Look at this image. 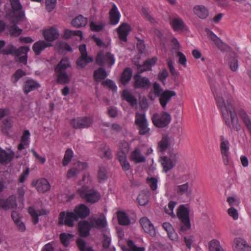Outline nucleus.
I'll list each match as a JSON object with an SVG mask.
<instances>
[{
    "mask_svg": "<svg viewBox=\"0 0 251 251\" xmlns=\"http://www.w3.org/2000/svg\"><path fill=\"white\" fill-rule=\"evenodd\" d=\"M211 89L214 96L217 106L220 109L226 125L239 131L241 126L238 122L235 109L233 107L228 97V93L224 86H220L217 83H214L211 85Z\"/></svg>",
    "mask_w": 251,
    "mask_h": 251,
    "instance_id": "1",
    "label": "nucleus"
},
{
    "mask_svg": "<svg viewBox=\"0 0 251 251\" xmlns=\"http://www.w3.org/2000/svg\"><path fill=\"white\" fill-rule=\"evenodd\" d=\"M168 154L169 156H163L160 159L163 172L165 173H167L176 166L179 157L178 152L174 149L169 150Z\"/></svg>",
    "mask_w": 251,
    "mask_h": 251,
    "instance_id": "2",
    "label": "nucleus"
},
{
    "mask_svg": "<svg viewBox=\"0 0 251 251\" xmlns=\"http://www.w3.org/2000/svg\"><path fill=\"white\" fill-rule=\"evenodd\" d=\"M13 11L7 15V18L13 23H18L25 21L26 18L24 12L22 10V5L19 0H10Z\"/></svg>",
    "mask_w": 251,
    "mask_h": 251,
    "instance_id": "3",
    "label": "nucleus"
},
{
    "mask_svg": "<svg viewBox=\"0 0 251 251\" xmlns=\"http://www.w3.org/2000/svg\"><path fill=\"white\" fill-rule=\"evenodd\" d=\"M177 215L182 223V225L181 226V230L186 231L190 229L191 224L188 208L185 207L184 205H180L177 209Z\"/></svg>",
    "mask_w": 251,
    "mask_h": 251,
    "instance_id": "4",
    "label": "nucleus"
},
{
    "mask_svg": "<svg viewBox=\"0 0 251 251\" xmlns=\"http://www.w3.org/2000/svg\"><path fill=\"white\" fill-rule=\"evenodd\" d=\"M171 119V115L167 112L154 114L151 118L153 125L159 128H163L168 125Z\"/></svg>",
    "mask_w": 251,
    "mask_h": 251,
    "instance_id": "5",
    "label": "nucleus"
},
{
    "mask_svg": "<svg viewBox=\"0 0 251 251\" xmlns=\"http://www.w3.org/2000/svg\"><path fill=\"white\" fill-rule=\"evenodd\" d=\"M96 60L99 65L107 66L110 68L115 62V58L113 54L110 52L104 53L102 51L98 53Z\"/></svg>",
    "mask_w": 251,
    "mask_h": 251,
    "instance_id": "6",
    "label": "nucleus"
},
{
    "mask_svg": "<svg viewBox=\"0 0 251 251\" xmlns=\"http://www.w3.org/2000/svg\"><path fill=\"white\" fill-rule=\"evenodd\" d=\"M59 224H64L70 227L74 226L75 222L78 221L75 214L71 211L61 212L59 215Z\"/></svg>",
    "mask_w": 251,
    "mask_h": 251,
    "instance_id": "7",
    "label": "nucleus"
},
{
    "mask_svg": "<svg viewBox=\"0 0 251 251\" xmlns=\"http://www.w3.org/2000/svg\"><path fill=\"white\" fill-rule=\"evenodd\" d=\"M78 192L81 197L86 199L89 202H96L100 198L99 193L93 190L88 189L86 187H82L81 189L78 190Z\"/></svg>",
    "mask_w": 251,
    "mask_h": 251,
    "instance_id": "8",
    "label": "nucleus"
},
{
    "mask_svg": "<svg viewBox=\"0 0 251 251\" xmlns=\"http://www.w3.org/2000/svg\"><path fill=\"white\" fill-rule=\"evenodd\" d=\"M220 151L224 163L225 165L229 164V143L224 136L220 138Z\"/></svg>",
    "mask_w": 251,
    "mask_h": 251,
    "instance_id": "9",
    "label": "nucleus"
},
{
    "mask_svg": "<svg viewBox=\"0 0 251 251\" xmlns=\"http://www.w3.org/2000/svg\"><path fill=\"white\" fill-rule=\"evenodd\" d=\"M176 143V139L172 136H163L158 142L157 150L161 152H164L167 149L173 146Z\"/></svg>",
    "mask_w": 251,
    "mask_h": 251,
    "instance_id": "10",
    "label": "nucleus"
},
{
    "mask_svg": "<svg viewBox=\"0 0 251 251\" xmlns=\"http://www.w3.org/2000/svg\"><path fill=\"white\" fill-rule=\"evenodd\" d=\"M79 49L81 53V56L77 60L76 63L79 67L83 68L85 67L88 63L92 62L93 61V58L87 55L85 45L83 44L80 45Z\"/></svg>",
    "mask_w": 251,
    "mask_h": 251,
    "instance_id": "11",
    "label": "nucleus"
},
{
    "mask_svg": "<svg viewBox=\"0 0 251 251\" xmlns=\"http://www.w3.org/2000/svg\"><path fill=\"white\" fill-rule=\"evenodd\" d=\"M120 42L124 44L127 42V36L131 30L130 25L126 23H122L116 29Z\"/></svg>",
    "mask_w": 251,
    "mask_h": 251,
    "instance_id": "12",
    "label": "nucleus"
},
{
    "mask_svg": "<svg viewBox=\"0 0 251 251\" xmlns=\"http://www.w3.org/2000/svg\"><path fill=\"white\" fill-rule=\"evenodd\" d=\"M93 124V119L87 117L74 119L71 122L72 126L75 128H87Z\"/></svg>",
    "mask_w": 251,
    "mask_h": 251,
    "instance_id": "13",
    "label": "nucleus"
},
{
    "mask_svg": "<svg viewBox=\"0 0 251 251\" xmlns=\"http://www.w3.org/2000/svg\"><path fill=\"white\" fill-rule=\"evenodd\" d=\"M87 164L84 162H77L67 172L66 176L68 179L75 177L79 173L86 169Z\"/></svg>",
    "mask_w": 251,
    "mask_h": 251,
    "instance_id": "14",
    "label": "nucleus"
},
{
    "mask_svg": "<svg viewBox=\"0 0 251 251\" xmlns=\"http://www.w3.org/2000/svg\"><path fill=\"white\" fill-rule=\"evenodd\" d=\"M205 31L208 38L214 43L220 50L224 51L228 48V46L224 43L220 38L217 37L212 31L208 29H206Z\"/></svg>",
    "mask_w": 251,
    "mask_h": 251,
    "instance_id": "15",
    "label": "nucleus"
},
{
    "mask_svg": "<svg viewBox=\"0 0 251 251\" xmlns=\"http://www.w3.org/2000/svg\"><path fill=\"white\" fill-rule=\"evenodd\" d=\"M43 35L45 40L50 43L59 38V33L56 27L51 26L45 29Z\"/></svg>",
    "mask_w": 251,
    "mask_h": 251,
    "instance_id": "16",
    "label": "nucleus"
},
{
    "mask_svg": "<svg viewBox=\"0 0 251 251\" xmlns=\"http://www.w3.org/2000/svg\"><path fill=\"white\" fill-rule=\"evenodd\" d=\"M16 197L14 195L9 196L7 199H0V208L8 210L17 207Z\"/></svg>",
    "mask_w": 251,
    "mask_h": 251,
    "instance_id": "17",
    "label": "nucleus"
},
{
    "mask_svg": "<svg viewBox=\"0 0 251 251\" xmlns=\"http://www.w3.org/2000/svg\"><path fill=\"white\" fill-rule=\"evenodd\" d=\"M234 251H251V247L241 238H236L233 245Z\"/></svg>",
    "mask_w": 251,
    "mask_h": 251,
    "instance_id": "18",
    "label": "nucleus"
},
{
    "mask_svg": "<svg viewBox=\"0 0 251 251\" xmlns=\"http://www.w3.org/2000/svg\"><path fill=\"white\" fill-rule=\"evenodd\" d=\"M15 156L14 152L10 150L7 151L0 148V164L6 165L10 162Z\"/></svg>",
    "mask_w": 251,
    "mask_h": 251,
    "instance_id": "19",
    "label": "nucleus"
},
{
    "mask_svg": "<svg viewBox=\"0 0 251 251\" xmlns=\"http://www.w3.org/2000/svg\"><path fill=\"white\" fill-rule=\"evenodd\" d=\"M140 224L144 231L151 236H153L156 232L153 224L147 217H143L140 220Z\"/></svg>",
    "mask_w": 251,
    "mask_h": 251,
    "instance_id": "20",
    "label": "nucleus"
},
{
    "mask_svg": "<svg viewBox=\"0 0 251 251\" xmlns=\"http://www.w3.org/2000/svg\"><path fill=\"white\" fill-rule=\"evenodd\" d=\"M76 216L77 220L79 218H86L90 213L89 208L84 204H80L76 206L74 209V212Z\"/></svg>",
    "mask_w": 251,
    "mask_h": 251,
    "instance_id": "21",
    "label": "nucleus"
},
{
    "mask_svg": "<svg viewBox=\"0 0 251 251\" xmlns=\"http://www.w3.org/2000/svg\"><path fill=\"white\" fill-rule=\"evenodd\" d=\"M40 84L37 81L29 79L26 80L24 83L23 90L25 94H28L29 92L40 87Z\"/></svg>",
    "mask_w": 251,
    "mask_h": 251,
    "instance_id": "22",
    "label": "nucleus"
},
{
    "mask_svg": "<svg viewBox=\"0 0 251 251\" xmlns=\"http://www.w3.org/2000/svg\"><path fill=\"white\" fill-rule=\"evenodd\" d=\"M134 87L136 88H149L151 86L149 79L146 77H141L138 75H135Z\"/></svg>",
    "mask_w": 251,
    "mask_h": 251,
    "instance_id": "23",
    "label": "nucleus"
},
{
    "mask_svg": "<svg viewBox=\"0 0 251 251\" xmlns=\"http://www.w3.org/2000/svg\"><path fill=\"white\" fill-rule=\"evenodd\" d=\"M175 192L178 196L186 195L189 196L191 195L192 189L188 182L178 185L175 188Z\"/></svg>",
    "mask_w": 251,
    "mask_h": 251,
    "instance_id": "24",
    "label": "nucleus"
},
{
    "mask_svg": "<svg viewBox=\"0 0 251 251\" xmlns=\"http://www.w3.org/2000/svg\"><path fill=\"white\" fill-rule=\"evenodd\" d=\"M121 14L117 6L113 4L112 8L109 11L110 24L112 25H116L120 21Z\"/></svg>",
    "mask_w": 251,
    "mask_h": 251,
    "instance_id": "25",
    "label": "nucleus"
},
{
    "mask_svg": "<svg viewBox=\"0 0 251 251\" xmlns=\"http://www.w3.org/2000/svg\"><path fill=\"white\" fill-rule=\"evenodd\" d=\"M78 226L80 235L83 237L88 236L90 229L93 227L91 223L90 224L88 221L85 220L79 222Z\"/></svg>",
    "mask_w": 251,
    "mask_h": 251,
    "instance_id": "26",
    "label": "nucleus"
},
{
    "mask_svg": "<svg viewBox=\"0 0 251 251\" xmlns=\"http://www.w3.org/2000/svg\"><path fill=\"white\" fill-rule=\"evenodd\" d=\"M52 46V45L50 43L46 41L40 40L33 44L32 49L36 55H39L45 49Z\"/></svg>",
    "mask_w": 251,
    "mask_h": 251,
    "instance_id": "27",
    "label": "nucleus"
},
{
    "mask_svg": "<svg viewBox=\"0 0 251 251\" xmlns=\"http://www.w3.org/2000/svg\"><path fill=\"white\" fill-rule=\"evenodd\" d=\"M90 221L93 227H97L99 229L104 228L107 225L105 217L103 214H101L97 218H92Z\"/></svg>",
    "mask_w": 251,
    "mask_h": 251,
    "instance_id": "28",
    "label": "nucleus"
},
{
    "mask_svg": "<svg viewBox=\"0 0 251 251\" xmlns=\"http://www.w3.org/2000/svg\"><path fill=\"white\" fill-rule=\"evenodd\" d=\"M176 94L175 92L169 90L165 91L162 93L160 96L159 101L163 108L166 107L167 103L171 100V98L175 96Z\"/></svg>",
    "mask_w": 251,
    "mask_h": 251,
    "instance_id": "29",
    "label": "nucleus"
},
{
    "mask_svg": "<svg viewBox=\"0 0 251 251\" xmlns=\"http://www.w3.org/2000/svg\"><path fill=\"white\" fill-rule=\"evenodd\" d=\"M35 186L38 191L41 193L48 191L50 188L49 181L45 178L38 179L36 182Z\"/></svg>",
    "mask_w": 251,
    "mask_h": 251,
    "instance_id": "30",
    "label": "nucleus"
},
{
    "mask_svg": "<svg viewBox=\"0 0 251 251\" xmlns=\"http://www.w3.org/2000/svg\"><path fill=\"white\" fill-rule=\"evenodd\" d=\"M157 60V58L154 57L151 59L147 60L142 65L136 64L137 66H139L138 68V72L142 73L144 71L151 70V67L155 65Z\"/></svg>",
    "mask_w": 251,
    "mask_h": 251,
    "instance_id": "31",
    "label": "nucleus"
},
{
    "mask_svg": "<svg viewBox=\"0 0 251 251\" xmlns=\"http://www.w3.org/2000/svg\"><path fill=\"white\" fill-rule=\"evenodd\" d=\"M193 12L199 18L204 19L208 16V10L203 5H196L193 8Z\"/></svg>",
    "mask_w": 251,
    "mask_h": 251,
    "instance_id": "32",
    "label": "nucleus"
},
{
    "mask_svg": "<svg viewBox=\"0 0 251 251\" xmlns=\"http://www.w3.org/2000/svg\"><path fill=\"white\" fill-rule=\"evenodd\" d=\"M106 127H109L110 131L112 133H119L122 129V127L120 125L116 123L110 125L109 123L105 122L102 123L100 126V129L104 132L106 130Z\"/></svg>",
    "mask_w": 251,
    "mask_h": 251,
    "instance_id": "33",
    "label": "nucleus"
},
{
    "mask_svg": "<svg viewBox=\"0 0 251 251\" xmlns=\"http://www.w3.org/2000/svg\"><path fill=\"white\" fill-rule=\"evenodd\" d=\"M130 159L136 163H139L145 162L146 157L142 154L141 151L137 148L131 152Z\"/></svg>",
    "mask_w": 251,
    "mask_h": 251,
    "instance_id": "34",
    "label": "nucleus"
},
{
    "mask_svg": "<svg viewBox=\"0 0 251 251\" xmlns=\"http://www.w3.org/2000/svg\"><path fill=\"white\" fill-rule=\"evenodd\" d=\"M28 212L32 217L34 224H36L38 222V217L39 216L47 213L46 211L45 210H35L33 207H29L28 209Z\"/></svg>",
    "mask_w": 251,
    "mask_h": 251,
    "instance_id": "35",
    "label": "nucleus"
},
{
    "mask_svg": "<svg viewBox=\"0 0 251 251\" xmlns=\"http://www.w3.org/2000/svg\"><path fill=\"white\" fill-rule=\"evenodd\" d=\"M163 228L167 232L169 237L173 241L178 240V235L174 231L172 226L169 223H164L162 225Z\"/></svg>",
    "mask_w": 251,
    "mask_h": 251,
    "instance_id": "36",
    "label": "nucleus"
},
{
    "mask_svg": "<svg viewBox=\"0 0 251 251\" xmlns=\"http://www.w3.org/2000/svg\"><path fill=\"white\" fill-rule=\"evenodd\" d=\"M57 76V81L60 84H66L70 82L71 76L66 72L55 71Z\"/></svg>",
    "mask_w": 251,
    "mask_h": 251,
    "instance_id": "37",
    "label": "nucleus"
},
{
    "mask_svg": "<svg viewBox=\"0 0 251 251\" xmlns=\"http://www.w3.org/2000/svg\"><path fill=\"white\" fill-rule=\"evenodd\" d=\"M29 50V48L27 46L21 47L18 50H16L15 47L10 46L8 47V50L7 51V53H15L18 56L24 55L27 54V53Z\"/></svg>",
    "mask_w": 251,
    "mask_h": 251,
    "instance_id": "38",
    "label": "nucleus"
},
{
    "mask_svg": "<svg viewBox=\"0 0 251 251\" xmlns=\"http://www.w3.org/2000/svg\"><path fill=\"white\" fill-rule=\"evenodd\" d=\"M12 219L20 231L24 232L25 230V226L20 219L19 214L16 211H13L11 214Z\"/></svg>",
    "mask_w": 251,
    "mask_h": 251,
    "instance_id": "39",
    "label": "nucleus"
},
{
    "mask_svg": "<svg viewBox=\"0 0 251 251\" xmlns=\"http://www.w3.org/2000/svg\"><path fill=\"white\" fill-rule=\"evenodd\" d=\"M98 154L102 158L107 159L111 158L112 155L108 147L105 145H101L99 148Z\"/></svg>",
    "mask_w": 251,
    "mask_h": 251,
    "instance_id": "40",
    "label": "nucleus"
},
{
    "mask_svg": "<svg viewBox=\"0 0 251 251\" xmlns=\"http://www.w3.org/2000/svg\"><path fill=\"white\" fill-rule=\"evenodd\" d=\"M30 133L28 130H25L22 137L21 143L18 146V150H22L25 148L28 147L29 144Z\"/></svg>",
    "mask_w": 251,
    "mask_h": 251,
    "instance_id": "41",
    "label": "nucleus"
},
{
    "mask_svg": "<svg viewBox=\"0 0 251 251\" xmlns=\"http://www.w3.org/2000/svg\"><path fill=\"white\" fill-rule=\"evenodd\" d=\"M87 19L82 15H79L73 19L71 22L72 25L78 28L85 26L87 24Z\"/></svg>",
    "mask_w": 251,
    "mask_h": 251,
    "instance_id": "42",
    "label": "nucleus"
},
{
    "mask_svg": "<svg viewBox=\"0 0 251 251\" xmlns=\"http://www.w3.org/2000/svg\"><path fill=\"white\" fill-rule=\"evenodd\" d=\"M171 24L175 31L183 30L185 27V24L183 20L180 18H174L172 20Z\"/></svg>",
    "mask_w": 251,
    "mask_h": 251,
    "instance_id": "43",
    "label": "nucleus"
},
{
    "mask_svg": "<svg viewBox=\"0 0 251 251\" xmlns=\"http://www.w3.org/2000/svg\"><path fill=\"white\" fill-rule=\"evenodd\" d=\"M107 76V74L105 69L100 68L94 72V77L96 81L99 82L104 79Z\"/></svg>",
    "mask_w": 251,
    "mask_h": 251,
    "instance_id": "44",
    "label": "nucleus"
},
{
    "mask_svg": "<svg viewBox=\"0 0 251 251\" xmlns=\"http://www.w3.org/2000/svg\"><path fill=\"white\" fill-rule=\"evenodd\" d=\"M239 115L251 134V121L248 115L243 109L240 110Z\"/></svg>",
    "mask_w": 251,
    "mask_h": 251,
    "instance_id": "45",
    "label": "nucleus"
},
{
    "mask_svg": "<svg viewBox=\"0 0 251 251\" xmlns=\"http://www.w3.org/2000/svg\"><path fill=\"white\" fill-rule=\"evenodd\" d=\"M120 152L118 153V158L124 171H127L130 169V164L126 159V154L122 153L120 154Z\"/></svg>",
    "mask_w": 251,
    "mask_h": 251,
    "instance_id": "46",
    "label": "nucleus"
},
{
    "mask_svg": "<svg viewBox=\"0 0 251 251\" xmlns=\"http://www.w3.org/2000/svg\"><path fill=\"white\" fill-rule=\"evenodd\" d=\"M105 26L103 21L91 22L90 24V27L91 30L95 32L101 31Z\"/></svg>",
    "mask_w": 251,
    "mask_h": 251,
    "instance_id": "47",
    "label": "nucleus"
},
{
    "mask_svg": "<svg viewBox=\"0 0 251 251\" xmlns=\"http://www.w3.org/2000/svg\"><path fill=\"white\" fill-rule=\"evenodd\" d=\"M70 66V63L67 58H63L55 68V71L65 72V70Z\"/></svg>",
    "mask_w": 251,
    "mask_h": 251,
    "instance_id": "48",
    "label": "nucleus"
},
{
    "mask_svg": "<svg viewBox=\"0 0 251 251\" xmlns=\"http://www.w3.org/2000/svg\"><path fill=\"white\" fill-rule=\"evenodd\" d=\"M122 97L124 99L128 102L132 106L137 105V100L127 90H124L123 92Z\"/></svg>",
    "mask_w": 251,
    "mask_h": 251,
    "instance_id": "49",
    "label": "nucleus"
},
{
    "mask_svg": "<svg viewBox=\"0 0 251 251\" xmlns=\"http://www.w3.org/2000/svg\"><path fill=\"white\" fill-rule=\"evenodd\" d=\"M209 251H225L219 241L212 240L208 243Z\"/></svg>",
    "mask_w": 251,
    "mask_h": 251,
    "instance_id": "50",
    "label": "nucleus"
},
{
    "mask_svg": "<svg viewBox=\"0 0 251 251\" xmlns=\"http://www.w3.org/2000/svg\"><path fill=\"white\" fill-rule=\"evenodd\" d=\"M149 192H142L138 196L137 201L141 205H146L149 201Z\"/></svg>",
    "mask_w": 251,
    "mask_h": 251,
    "instance_id": "51",
    "label": "nucleus"
},
{
    "mask_svg": "<svg viewBox=\"0 0 251 251\" xmlns=\"http://www.w3.org/2000/svg\"><path fill=\"white\" fill-rule=\"evenodd\" d=\"M132 76V71L129 68H126L124 71L122 77L121 82L123 84H126L131 79Z\"/></svg>",
    "mask_w": 251,
    "mask_h": 251,
    "instance_id": "52",
    "label": "nucleus"
},
{
    "mask_svg": "<svg viewBox=\"0 0 251 251\" xmlns=\"http://www.w3.org/2000/svg\"><path fill=\"white\" fill-rule=\"evenodd\" d=\"M118 219L119 223L122 225H128L130 223V220L126 213L124 212H118Z\"/></svg>",
    "mask_w": 251,
    "mask_h": 251,
    "instance_id": "53",
    "label": "nucleus"
},
{
    "mask_svg": "<svg viewBox=\"0 0 251 251\" xmlns=\"http://www.w3.org/2000/svg\"><path fill=\"white\" fill-rule=\"evenodd\" d=\"M74 235L66 233H62L60 235V239L62 244L67 247L70 243L71 240L73 238Z\"/></svg>",
    "mask_w": 251,
    "mask_h": 251,
    "instance_id": "54",
    "label": "nucleus"
},
{
    "mask_svg": "<svg viewBox=\"0 0 251 251\" xmlns=\"http://www.w3.org/2000/svg\"><path fill=\"white\" fill-rule=\"evenodd\" d=\"M135 123L137 126L148 123V122L146 119L145 113H136Z\"/></svg>",
    "mask_w": 251,
    "mask_h": 251,
    "instance_id": "55",
    "label": "nucleus"
},
{
    "mask_svg": "<svg viewBox=\"0 0 251 251\" xmlns=\"http://www.w3.org/2000/svg\"><path fill=\"white\" fill-rule=\"evenodd\" d=\"M73 156V152L71 149H67L65 152L62 164L64 166H67L71 162Z\"/></svg>",
    "mask_w": 251,
    "mask_h": 251,
    "instance_id": "56",
    "label": "nucleus"
},
{
    "mask_svg": "<svg viewBox=\"0 0 251 251\" xmlns=\"http://www.w3.org/2000/svg\"><path fill=\"white\" fill-rule=\"evenodd\" d=\"M98 177L100 181H103L107 178V171L104 167H100L98 172Z\"/></svg>",
    "mask_w": 251,
    "mask_h": 251,
    "instance_id": "57",
    "label": "nucleus"
},
{
    "mask_svg": "<svg viewBox=\"0 0 251 251\" xmlns=\"http://www.w3.org/2000/svg\"><path fill=\"white\" fill-rule=\"evenodd\" d=\"M141 12L142 15L151 23L153 24L156 22L155 19L151 15L148 8L143 7Z\"/></svg>",
    "mask_w": 251,
    "mask_h": 251,
    "instance_id": "58",
    "label": "nucleus"
},
{
    "mask_svg": "<svg viewBox=\"0 0 251 251\" xmlns=\"http://www.w3.org/2000/svg\"><path fill=\"white\" fill-rule=\"evenodd\" d=\"M25 73L21 69L17 70L12 76L11 80L14 83H16L22 77L25 75Z\"/></svg>",
    "mask_w": 251,
    "mask_h": 251,
    "instance_id": "59",
    "label": "nucleus"
},
{
    "mask_svg": "<svg viewBox=\"0 0 251 251\" xmlns=\"http://www.w3.org/2000/svg\"><path fill=\"white\" fill-rule=\"evenodd\" d=\"M176 205V202L171 201L168 204L167 206H166L165 207V212L169 215L170 216H172V217H174L175 216V214L174 213V209Z\"/></svg>",
    "mask_w": 251,
    "mask_h": 251,
    "instance_id": "60",
    "label": "nucleus"
},
{
    "mask_svg": "<svg viewBox=\"0 0 251 251\" xmlns=\"http://www.w3.org/2000/svg\"><path fill=\"white\" fill-rule=\"evenodd\" d=\"M147 182L152 190L154 191L157 188L158 179L157 178L148 177L147 178Z\"/></svg>",
    "mask_w": 251,
    "mask_h": 251,
    "instance_id": "61",
    "label": "nucleus"
},
{
    "mask_svg": "<svg viewBox=\"0 0 251 251\" xmlns=\"http://www.w3.org/2000/svg\"><path fill=\"white\" fill-rule=\"evenodd\" d=\"M76 243L78 249L81 251H93L91 248L86 247V243L83 239L77 240Z\"/></svg>",
    "mask_w": 251,
    "mask_h": 251,
    "instance_id": "62",
    "label": "nucleus"
},
{
    "mask_svg": "<svg viewBox=\"0 0 251 251\" xmlns=\"http://www.w3.org/2000/svg\"><path fill=\"white\" fill-rule=\"evenodd\" d=\"M138 126L139 127V132L140 135H148L150 134V128L149 127L148 123Z\"/></svg>",
    "mask_w": 251,
    "mask_h": 251,
    "instance_id": "63",
    "label": "nucleus"
},
{
    "mask_svg": "<svg viewBox=\"0 0 251 251\" xmlns=\"http://www.w3.org/2000/svg\"><path fill=\"white\" fill-rule=\"evenodd\" d=\"M127 244L131 251H145L146 250L144 247H137L131 240H128Z\"/></svg>",
    "mask_w": 251,
    "mask_h": 251,
    "instance_id": "64",
    "label": "nucleus"
}]
</instances>
